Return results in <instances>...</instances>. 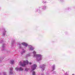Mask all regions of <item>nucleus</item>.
<instances>
[{"instance_id":"obj_2","label":"nucleus","mask_w":75,"mask_h":75,"mask_svg":"<svg viewBox=\"0 0 75 75\" xmlns=\"http://www.w3.org/2000/svg\"><path fill=\"white\" fill-rule=\"evenodd\" d=\"M28 64V61H23V64H22L21 65L22 67H25V66L27 64Z\"/></svg>"},{"instance_id":"obj_3","label":"nucleus","mask_w":75,"mask_h":75,"mask_svg":"<svg viewBox=\"0 0 75 75\" xmlns=\"http://www.w3.org/2000/svg\"><path fill=\"white\" fill-rule=\"evenodd\" d=\"M36 67H37V65L36 64H35L33 65L32 67V71H34V69H35Z\"/></svg>"},{"instance_id":"obj_15","label":"nucleus","mask_w":75,"mask_h":75,"mask_svg":"<svg viewBox=\"0 0 75 75\" xmlns=\"http://www.w3.org/2000/svg\"><path fill=\"white\" fill-rule=\"evenodd\" d=\"M43 67H45V66H42V68H43ZM41 68H42L41 67Z\"/></svg>"},{"instance_id":"obj_6","label":"nucleus","mask_w":75,"mask_h":75,"mask_svg":"<svg viewBox=\"0 0 75 75\" xmlns=\"http://www.w3.org/2000/svg\"><path fill=\"white\" fill-rule=\"evenodd\" d=\"M33 53L34 54V55L33 56V57H35V55H37L36 54V52H35V51H34L33 52Z\"/></svg>"},{"instance_id":"obj_8","label":"nucleus","mask_w":75,"mask_h":75,"mask_svg":"<svg viewBox=\"0 0 75 75\" xmlns=\"http://www.w3.org/2000/svg\"><path fill=\"white\" fill-rule=\"evenodd\" d=\"M11 64H13V63H14V60H12L11 61Z\"/></svg>"},{"instance_id":"obj_17","label":"nucleus","mask_w":75,"mask_h":75,"mask_svg":"<svg viewBox=\"0 0 75 75\" xmlns=\"http://www.w3.org/2000/svg\"><path fill=\"white\" fill-rule=\"evenodd\" d=\"M53 74H55V73H54H54H53Z\"/></svg>"},{"instance_id":"obj_18","label":"nucleus","mask_w":75,"mask_h":75,"mask_svg":"<svg viewBox=\"0 0 75 75\" xmlns=\"http://www.w3.org/2000/svg\"><path fill=\"white\" fill-rule=\"evenodd\" d=\"M54 72H55V71H54Z\"/></svg>"},{"instance_id":"obj_16","label":"nucleus","mask_w":75,"mask_h":75,"mask_svg":"<svg viewBox=\"0 0 75 75\" xmlns=\"http://www.w3.org/2000/svg\"><path fill=\"white\" fill-rule=\"evenodd\" d=\"M61 0V1H63V0Z\"/></svg>"},{"instance_id":"obj_12","label":"nucleus","mask_w":75,"mask_h":75,"mask_svg":"<svg viewBox=\"0 0 75 75\" xmlns=\"http://www.w3.org/2000/svg\"><path fill=\"white\" fill-rule=\"evenodd\" d=\"M30 50H34V48H33L32 47H30Z\"/></svg>"},{"instance_id":"obj_1","label":"nucleus","mask_w":75,"mask_h":75,"mask_svg":"<svg viewBox=\"0 0 75 75\" xmlns=\"http://www.w3.org/2000/svg\"><path fill=\"white\" fill-rule=\"evenodd\" d=\"M35 57H36V60H37V61H40V60H41L42 56L40 54H35Z\"/></svg>"},{"instance_id":"obj_11","label":"nucleus","mask_w":75,"mask_h":75,"mask_svg":"<svg viewBox=\"0 0 75 75\" xmlns=\"http://www.w3.org/2000/svg\"><path fill=\"white\" fill-rule=\"evenodd\" d=\"M12 70L11 69V71L10 72V74H13V72H12V71H11Z\"/></svg>"},{"instance_id":"obj_10","label":"nucleus","mask_w":75,"mask_h":75,"mask_svg":"<svg viewBox=\"0 0 75 75\" xmlns=\"http://www.w3.org/2000/svg\"><path fill=\"white\" fill-rule=\"evenodd\" d=\"M16 71H18V70H19V68L16 67Z\"/></svg>"},{"instance_id":"obj_9","label":"nucleus","mask_w":75,"mask_h":75,"mask_svg":"<svg viewBox=\"0 0 75 75\" xmlns=\"http://www.w3.org/2000/svg\"><path fill=\"white\" fill-rule=\"evenodd\" d=\"M32 75H35V71H33L32 73Z\"/></svg>"},{"instance_id":"obj_7","label":"nucleus","mask_w":75,"mask_h":75,"mask_svg":"<svg viewBox=\"0 0 75 75\" xmlns=\"http://www.w3.org/2000/svg\"><path fill=\"white\" fill-rule=\"evenodd\" d=\"M19 71H23V69H22V68L20 67V68H19Z\"/></svg>"},{"instance_id":"obj_13","label":"nucleus","mask_w":75,"mask_h":75,"mask_svg":"<svg viewBox=\"0 0 75 75\" xmlns=\"http://www.w3.org/2000/svg\"><path fill=\"white\" fill-rule=\"evenodd\" d=\"M25 71H28V69H25Z\"/></svg>"},{"instance_id":"obj_19","label":"nucleus","mask_w":75,"mask_h":75,"mask_svg":"<svg viewBox=\"0 0 75 75\" xmlns=\"http://www.w3.org/2000/svg\"><path fill=\"white\" fill-rule=\"evenodd\" d=\"M72 75H74V74H73Z\"/></svg>"},{"instance_id":"obj_4","label":"nucleus","mask_w":75,"mask_h":75,"mask_svg":"<svg viewBox=\"0 0 75 75\" xmlns=\"http://www.w3.org/2000/svg\"><path fill=\"white\" fill-rule=\"evenodd\" d=\"M22 44L23 45H25V47L27 46V44H26L25 43H22Z\"/></svg>"},{"instance_id":"obj_14","label":"nucleus","mask_w":75,"mask_h":75,"mask_svg":"<svg viewBox=\"0 0 75 75\" xmlns=\"http://www.w3.org/2000/svg\"><path fill=\"white\" fill-rule=\"evenodd\" d=\"M29 65H31V62H29Z\"/></svg>"},{"instance_id":"obj_5","label":"nucleus","mask_w":75,"mask_h":75,"mask_svg":"<svg viewBox=\"0 0 75 75\" xmlns=\"http://www.w3.org/2000/svg\"><path fill=\"white\" fill-rule=\"evenodd\" d=\"M55 65H53V66H52V69H53V70H52V71H53V70H54V69H55Z\"/></svg>"}]
</instances>
